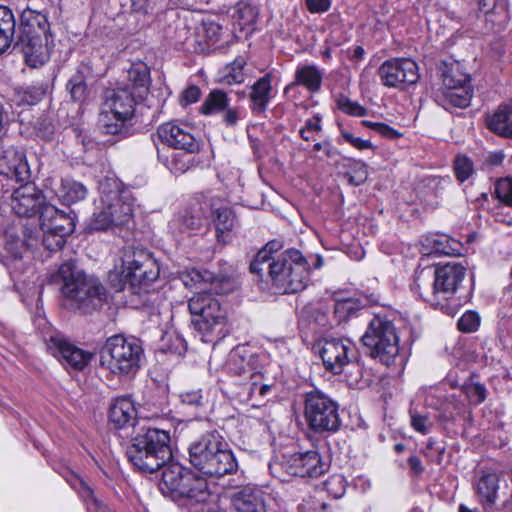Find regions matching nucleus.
Listing matches in <instances>:
<instances>
[{"label": "nucleus", "mask_w": 512, "mask_h": 512, "mask_svg": "<svg viewBox=\"0 0 512 512\" xmlns=\"http://www.w3.org/2000/svg\"><path fill=\"white\" fill-rule=\"evenodd\" d=\"M189 276L195 284L204 282L209 285L207 289L196 293L188 301L194 329L202 335L205 342H212L214 338L224 337L228 326V309L213 294L224 295L233 291V279L230 276L214 274L208 270H193Z\"/></svg>", "instance_id": "nucleus-1"}, {"label": "nucleus", "mask_w": 512, "mask_h": 512, "mask_svg": "<svg viewBox=\"0 0 512 512\" xmlns=\"http://www.w3.org/2000/svg\"><path fill=\"white\" fill-rule=\"evenodd\" d=\"M57 279L61 281L64 305L79 314L87 315L101 309L107 302V289L95 276L86 274L74 260L63 262Z\"/></svg>", "instance_id": "nucleus-2"}, {"label": "nucleus", "mask_w": 512, "mask_h": 512, "mask_svg": "<svg viewBox=\"0 0 512 512\" xmlns=\"http://www.w3.org/2000/svg\"><path fill=\"white\" fill-rule=\"evenodd\" d=\"M99 203L89 221L90 231H108L129 223L133 217L134 198L131 191L114 177L99 184Z\"/></svg>", "instance_id": "nucleus-3"}, {"label": "nucleus", "mask_w": 512, "mask_h": 512, "mask_svg": "<svg viewBox=\"0 0 512 512\" xmlns=\"http://www.w3.org/2000/svg\"><path fill=\"white\" fill-rule=\"evenodd\" d=\"M120 260L119 271L109 274L116 290L128 289L131 293L140 294L159 277L158 262L145 248L125 246L120 251Z\"/></svg>", "instance_id": "nucleus-4"}, {"label": "nucleus", "mask_w": 512, "mask_h": 512, "mask_svg": "<svg viewBox=\"0 0 512 512\" xmlns=\"http://www.w3.org/2000/svg\"><path fill=\"white\" fill-rule=\"evenodd\" d=\"M137 430L127 447V457L138 470L153 473L172 458L168 431L137 422Z\"/></svg>", "instance_id": "nucleus-5"}, {"label": "nucleus", "mask_w": 512, "mask_h": 512, "mask_svg": "<svg viewBox=\"0 0 512 512\" xmlns=\"http://www.w3.org/2000/svg\"><path fill=\"white\" fill-rule=\"evenodd\" d=\"M189 461L194 468L212 477L233 474L238 469L230 445L216 430L204 433L190 444Z\"/></svg>", "instance_id": "nucleus-6"}, {"label": "nucleus", "mask_w": 512, "mask_h": 512, "mask_svg": "<svg viewBox=\"0 0 512 512\" xmlns=\"http://www.w3.org/2000/svg\"><path fill=\"white\" fill-rule=\"evenodd\" d=\"M361 342L371 358L387 367L403 370L408 356L400 347L396 328L387 316L375 315L368 322Z\"/></svg>", "instance_id": "nucleus-7"}, {"label": "nucleus", "mask_w": 512, "mask_h": 512, "mask_svg": "<svg viewBox=\"0 0 512 512\" xmlns=\"http://www.w3.org/2000/svg\"><path fill=\"white\" fill-rule=\"evenodd\" d=\"M309 259L297 249H287L265 267L267 280L276 293L291 294L304 290L310 280Z\"/></svg>", "instance_id": "nucleus-8"}, {"label": "nucleus", "mask_w": 512, "mask_h": 512, "mask_svg": "<svg viewBox=\"0 0 512 512\" xmlns=\"http://www.w3.org/2000/svg\"><path fill=\"white\" fill-rule=\"evenodd\" d=\"M140 94L130 92L129 87L118 86L107 89L104 95L103 110L99 116V125L106 135L126 138L130 135L135 108L143 101Z\"/></svg>", "instance_id": "nucleus-9"}, {"label": "nucleus", "mask_w": 512, "mask_h": 512, "mask_svg": "<svg viewBox=\"0 0 512 512\" xmlns=\"http://www.w3.org/2000/svg\"><path fill=\"white\" fill-rule=\"evenodd\" d=\"M162 469L159 489L164 496L190 505L206 503L212 497L207 480L192 470L178 463H168Z\"/></svg>", "instance_id": "nucleus-10"}, {"label": "nucleus", "mask_w": 512, "mask_h": 512, "mask_svg": "<svg viewBox=\"0 0 512 512\" xmlns=\"http://www.w3.org/2000/svg\"><path fill=\"white\" fill-rule=\"evenodd\" d=\"M467 267L460 262H448L446 264H438L433 272L432 290L424 295L421 291V279L425 276V271L417 274L414 280V286L419 290V294L432 306L448 313L451 311L449 301L453 299L462 282L465 279Z\"/></svg>", "instance_id": "nucleus-11"}, {"label": "nucleus", "mask_w": 512, "mask_h": 512, "mask_svg": "<svg viewBox=\"0 0 512 512\" xmlns=\"http://www.w3.org/2000/svg\"><path fill=\"white\" fill-rule=\"evenodd\" d=\"M144 350L134 337H109L100 352V364L118 376H134L140 369Z\"/></svg>", "instance_id": "nucleus-12"}, {"label": "nucleus", "mask_w": 512, "mask_h": 512, "mask_svg": "<svg viewBox=\"0 0 512 512\" xmlns=\"http://www.w3.org/2000/svg\"><path fill=\"white\" fill-rule=\"evenodd\" d=\"M304 419L310 431L332 434L340 430L339 404L319 389L304 394Z\"/></svg>", "instance_id": "nucleus-13"}, {"label": "nucleus", "mask_w": 512, "mask_h": 512, "mask_svg": "<svg viewBox=\"0 0 512 512\" xmlns=\"http://www.w3.org/2000/svg\"><path fill=\"white\" fill-rule=\"evenodd\" d=\"M281 467L291 476L316 478L328 470L329 464L318 451L308 450L284 455Z\"/></svg>", "instance_id": "nucleus-14"}, {"label": "nucleus", "mask_w": 512, "mask_h": 512, "mask_svg": "<svg viewBox=\"0 0 512 512\" xmlns=\"http://www.w3.org/2000/svg\"><path fill=\"white\" fill-rule=\"evenodd\" d=\"M317 346L325 369L335 375L342 374L349 360L356 357L354 345L348 340L324 338Z\"/></svg>", "instance_id": "nucleus-15"}, {"label": "nucleus", "mask_w": 512, "mask_h": 512, "mask_svg": "<svg viewBox=\"0 0 512 512\" xmlns=\"http://www.w3.org/2000/svg\"><path fill=\"white\" fill-rule=\"evenodd\" d=\"M203 116L221 114V123L228 129H235L244 118V110L238 106H230L228 94L221 89H212L199 107Z\"/></svg>", "instance_id": "nucleus-16"}, {"label": "nucleus", "mask_w": 512, "mask_h": 512, "mask_svg": "<svg viewBox=\"0 0 512 512\" xmlns=\"http://www.w3.org/2000/svg\"><path fill=\"white\" fill-rule=\"evenodd\" d=\"M30 174L23 151L11 147L0 154V185L3 192L13 188L14 183L28 181Z\"/></svg>", "instance_id": "nucleus-17"}, {"label": "nucleus", "mask_w": 512, "mask_h": 512, "mask_svg": "<svg viewBox=\"0 0 512 512\" xmlns=\"http://www.w3.org/2000/svg\"><path fill=\"white\" fill-rule=\"evenodd\" d=\"M378 75L384 86L400 89L415 84L419 79L416 62L408 58L385 61L379 67Z\"/></svg>", "instance_id": "nucleus-18"}, {"label": "nucleus", "mask_w": 512, "mask_h": 512, "mask_svg": "<svg viewBox=\"0 0 512 512\" xmlns=\"http://www.w3.org/2000/svg\"><path fill=\"white\" fill-rule=\"evenodd\" d=\"M210 221L215 229L217 243L226 245L236 235L239 221L231 206L218 198L209 200Z\"/></svg>", "instance_id": "nucleus-19"}, {"label": "nucleus", "mask_w": 512, "mask_h": 512, "mask_svg": "<svg viewBox=\"0 0 512 512\" xmlns=\"http://www.w3.org/2000/svg\"><path fill=\"white\" fill-rule=\"evenodd\" d=\"M162 143L176 150L198 153L201 148L200 141L193 134V128L182 122H166L157 129Z\"/></svg>", "instance_id": "nucleus-20"}, {"label": "nucleus", "mask_w": 512, "mask_h": 512, "mask_svg": "<svg viewBox=\"0 0 512 512\" xmlns=\"http://www.w3.org/2000/svg\"><path fill=\"white\" fill-rule=\"evenodd\" d=\"M48 204L42 191L32 183L21 185L11 195V207L19 216L32 217L37 213L41 215L43 206Z\"/></svg>", "instance_id": "nucleus-21"}, {"label": "nucleus", "mask_w": 512, "mask_h": 512, "mask_svg": "<svg viewBox=\"0 0 512 512\" xmlns=\"http://www.w3.org/2000/svg\"><path fill=\"white\" fill-rule=\"evenodd\" d=\"M48 348L59 357L63 364L75 370L84 369L92 358V354L69 343L60 335H53L48 342Z\"/></svg>", "instance_id": "nucleus-22"}, {"label": "nucleus", "mask_w": 512, "mask_h": 512, "mask_svg": "<svg viewBox=\"0 0 512 512\" xmlns=\"http://www.w3.org/2000/svg\"><path fill=\"white\" fill-rule=\"evenodd\" d=\"M43 36L44 35L40 33H31V31L27 29L26 32H21L13 46L14 50L23 53L25 62L30 67L37 68L46 61Z\"/></svg>", "instance_id": "nucleus-23"}, {"label": "nucleus", "mask_w": 512, "mask_h": 512, "mask_svg": "<svg viewBox=\"0 0 512 512\" xmlns=\"http://www.w3.org/2000/svg\"><path fill=\"white\" fill-rule=\"evenodd\" d=\"M40 227L42 231H54L68 236L75 229L74 218L70 214L59 210L52 204L43 206L40 215Z\"/></svg>", "instance_id": "nucleus-24"}, {"label": "nucleus", "mask_w": 512, "mask_h": 512, "mask_svg": "<svg viewBox=\"0 0 512 512\" xmlns=\"http://www.w3.org/2000/svg\"><path fill=\"white\" fill-rule=\"evenodd\" d=\"M266 496L260 488L246 486L231 496V506L237 512H266Z\"/></svg>", "instance_id": "nucleus-25"}, {"label": "nucleus", "mask_w": 512, "mask_h": 512, "mask_svg": "<svg viewBox=\"0 0 512 512\" xmlns=\"http://www.w3.org/2000/svg\"><path fill=\"white\" fill-rule=\"evenodd\" d=\"M95 79L96 75L91 61H82L66 85L71 98L76 102H83L89 93L88 82L94 81Z\"/></svg>", "instance_id": "nucleus-26"}, {"label": "nucleus", "mask_w": 512, "mask_h": 512, "mask_svg": "<svg viewBox=\"0 0 512 512\" xmlns=\"http://www.w3.org/2000/svg\"><path fill=\"white\" fill-rule=\"evenodd\" d=\"M500 476L495 472H485L475 483L479 503L486 512L492 511L498 499Z\"/></svg>", "instance_id": "nucleus-27"}, {"label": "nucleus", "mask_w": 512, "mask_h": 512, "mask_svg": "<svg viewBox=\"0 0 512 512\" xmlns=\"http://www.w3.org/2000/svg\"><path fill=\"white\" fill-rule=\"evenodd\" d=\"M137 411L129 397L114 399L109 408V421L118 429L134 426Z\"/></svg>", "instance_id": "nucleus-28"}, {"label": "nucleus", "mask_w": 512, "mask_h": 512, "mask_svg": "<svg viewBox=\"0 0 512 512\" xmlns=\"http://www.w3.org/2000/svg\"><path fill=\"white\" fill-rule=\"evenodd\" d=\"M272 75L265 74L259 78L251 87L249 99L250 108L254 114H262L266 111L272 99Z\"/></svg>", "instance_id": "nucleus-29"}, {"label": "nucleus", "mask_w": 512, "mask_h": 512, "mask_svg": "<svg viewBox=\"0 0 512 512\" xmlns=\"http://www.w3.org/2000/svg\"><path fill=\"white\" fill-rule=\"evenodd\" d=\"M254 361V355L248 353L245 347H236L229 354L227 369L230 373L238 376L256 378L258 375L254 371Z\"/></svg>", "instance_id": "nucleus-30"}, {"label": "nucleus", "mask_w": 512, "mask_h": 512, "mask_svg": "<svg viewBox=\"0 0 512 512\" xmlns=\"http://www.w3.org/2000/svg\"><path fill=\"white\" fill-rule=\"evenodd\" d=\"M323 80V73L321 70L315 65H302L298 66L295 75L294 81L286 86L284 92L293 87V86H303L311 93H317L321 89Z\"/></svg>", "instance_id": "nucleus-31"}, {"label": "nucleus", "mask_w": 512, "mask_h": 512, "mask_svg": "<svg viewBox=\"0 0 512 512\" xmlns=\"http://www.w3.org/2000/svg\"><path fill=\"white\" fill-rule=\"evenodd\" d=\"M487 128L498 136L512 139V105L501 104L487 117Z\"/></svg>", "instance_id": "nucleus-32"}, {"label": "nucleus", "mask_w": 512, "mask_h": 512, "mask_svg": "<svg viewBox=\"0 0 512 512\" xmlns=\"http://www.w3.org/2000/svg\"><path fill=\"white\" fill-rule=\"evenodd\" d=\"M87 188L72 178H62L55 190V195L64 205H72L86 198Z\"/></svg>", "instance_id": "nucleus-33"}, {"label": "nucleus", "mask_w": 512, "mask_h": 512, "mask_svg": "<svg viewBox=\"0 0 512 512\" xmlns=\"http://www.w3.org/2000/svg\"><path fill=\"white\" fill-rule=\"evenodd\" d=\"M473 95L471 86H460L455 89H439L437 101L445 109L450 107L465 108L470 104Z\"/></svg>", "instance_id": "nucleus-34"}, {"label": "nucleus", "mask_w": 512, "mask_h": 512, "mask_svg": "<svg viewBox=\"0 0 512 512\" xmlns=\"http://www.w3.org/2000/svg\"><path fill=\"white\" fill-rule=\"evenodd\" d=\"M284 247V242L281 239H273L269 241L261 250L258 251L254 259L251 261L249 270L252 274H256L261 280L265 276V267L268 263L277 259L273 254L277 253Z\"/></svg>", "instance_id": "nucleus-35"}, {"label": "nucleus", "mask_w": 512, "mask_h": 512, "mask_svg": "<svg viewBox=\"0 0 512 512\" xmlns=\"http://www.w3.org/2000/svg\"><path fill=\"white\" fill-rule=\"evenodd\" d=\"M20 19L23 27L22 32H26L28 29L31 33H40L47 37L50 31V24L46 12L27 6L22 11Z\"/></svg>", "instance_id": "nucleus-36"}, {"label": "nucleus", "mask_w": 512, "mask_h": 512, "mask_svg": "<svg viewBox=\"0 0 512 512\" xmlns=\"http://www.w3.org/2000/svg\"><path fill=\"white\" fill-rule=\"evenodd\" d=\"M442 85L440 89H455L460 86H471L470 76L462 71L458 62L446 63L442 65Z\"/></svg>", "instance_id": "nucleus-37"}, {"label": "nucleus", "mask_w": 512, "mask_h": 512, "mask_svg": "<svg viewBox=\"0 0 512 512\" xmlns=\"http://www.w3.org/2000/svg\"><path fill=\"white\" fill-rule=\"evenodd\" d=\"M70 485L76 489L86 503L88 512H112L105 504L94 496L93 490L78 476L71 473L67 479Z\"/></svg>", "instance_id": "nucleus-38"}, {"label": "nucleus", "mask_w": 512, "mask_h": 512, "mask_svg": "<svg viewBox=\"0 0 512 512\" xmlns=\"http://www.w3.org/2000/svg\"><path fill=\"white\" fill-rule=\"evenodd\" d=\"M174 222L179 225L181 232L193 233L200 230L205 223L202 207L199 205L190 206Z\"/></svg>", "instance_id": "nucleus-39"}, {"label": "nucleus", "mask_w": 512, "mask_h": 512, "mask_svg": "<svg viewBox=\"0 0 512 512\" xmlns=\"http://www.w3.org/2000/svg\"><path fill=\"white\" fill-rule=\"evenodd\" d=\"M15 27L16 21L12 10L0 5V55L11 46Z\"/></svg>", "instance_id": "nucleus-40"}, {"label": "nucleus", "mask_w": 512, "mask_h": 512, "mask_svg": "<svg viewBox=\"0 0 512 512\" xmlns=\"http://www.w3.org/2000/svg\"><path fill=\"white\" fill-rule=\"evenodd\" d=\"M149 72L146 67L133 66L128 70V81L123 87H129L130 92L140 94L145 98L148 92Z\"/></svg>", "instance_id": "nucleus-41"}, {"label": "nucleus", "mask_w": 512, "mask_h": 512, "mask_svg": "<svg viewBox=\"0 0 512 512\" xmlns=\"http://www.w3.org/2000/svg\"><path fill=\"white\" fill-rule=\"evenodd\" d=\"M195 154L196 153L180 150V152H174L172 154L170 161L166 158L164 164L174 174H182L194 165Z\"/></svg>", "instance_id": "nucleus-42"}, {"label": "nucleus", "mask_w": 512, "mask_h": 512, "mask_svg": "<svg viewBox=\"0 0 512 512\" xmlns=\"http://www.w3.org/2000/svg\"><path fill=\"white\" fill-rule=\"evenodd\" d=\"M245 65L246 60L241 56L235 58L233 62L227 64L223 69V82L228 85L243 83L245 80Z\"/></svg>", "instance_id": "nucleus-43"}, {"label": "nucleus", "mask_w": 512, "mask_h": 512, "mask_svg": "<svg viewBox=\"0 0 512 512\" xmlns=\"http://www.w3.org/2000/svg\"><path fill=\"white\" fill-rule=\"evenodd\" d=\"M301 316L307 318L309 324L316 328H327L329 326V319L327 312L319 305L309 304L301 311Z\"/></svg>", "instance_id": "nucleus-44"}, {"label": "nucleus", "mask_w": 512, "mask_h": 512, "mask_svg": "<svg viewBox=\"0 0 512 512\" xmlns=\"http://www.w3.org/2000/svg\"><path fill=\"white\" fill-rule=\"evenodd\" d=\"M431 252L439 255H455L457 249L452 245L456 244L454 240L449 239L446 235H435L428 239Z\"/></svg>", "instance_id": "nucleus-45"}, {"label": "nucleus", "mask_w": 512, "mask_h": 512, "mask_svg": "<svg viewBox=\"0 0 512 512\" xmlns=\"http://www.w3.org/2000/svg\"><path fill=\"white\" fill-rule=\"evenodd\" d=\"M454 174L461 183L469 179L474 173V165L470 158L465 155H459L454 160Z\"/></svg>", "instance_id": "nucleus-46"}, {"label": "nucleus", "mask_w": 512, "mask_h": 512, "mask_svg": "<svg viewBox=\"0 0 512 512\" xmlns=\"http://www.w3.org/2000/svg\"><path fill=\"white\" fill-rule=\"evenodd\" d=\"M336 104L339 110L348 115L362 117L366 116L368 113V110L364 106L360 105L358 102L352 101L343 94H340L336 98Z\"/></svg>", "instance_id": "nucleus-47"}, {"label": "nucleus", "mask_w": 512, "mask_h": 512, "mask_svg": "<svg viewBox=\"0 0 512 512\" xmlns=\"http://www.w3.org/2000/svg\"><path fill=\"white\" fill-rule=\"evenodd\" d=\"M463 393L467 396L470 403L479 405L487 398V389L484 384L479 382L465 383L462 387Z\"/></svg>", "instance_id": "nucleus-48"}, {"label": "nucleus", "mask_w": 512, "mask_h": 512, "mask_svg": "<svg viewBox=\"0 0 512 512\" xmlns=\"http://www.w3.org/2000/svg\"><path fill=\"white\" fill-rule=\"evenodd\" d=\"M352 171L345 173V178L349 184L353 186H359L363 184L368 177V171L366 165L361 161L348 160Z\"/></svg>", "instance_id": "nucleus-49"}, {"label": "nucleus", "mask_w": 512, "mask_h": 512, "mask_svg": "<svg viewBox=\"0 0 512 512\" xmlns=\"http://www.w3.org/2000/svg\"><path fill=\"white\" fill-rule=\"evenodd\" d=\"M493 195L501 204L512 207V178L496 181Z\"/></svg>", "instance_id": "nucleus-50"}, {"label": "nucleus", "mask_w": 512, "mask_h": 512, "mask_svg": "<svg viewBox=\"0 0 512 512\" xmlns=\"http://www.w3.org/2000/svg\"><path fill=\"white\" fill-rule=\"evenodd\" d=\"M359 311V308L351 299L340 300L335 303L334 313L339 321H346L350 317L355 316Z\"/></svg>", "instance_id": "nucleus-51"}, {"label": "nucleus", "mask_w": 512, "mask_h": 512, "mask_svg": "<svg viewBox=\"0 0 512 512\" xmlns=\"http://www.w3.org/2000/svg\"><path fill=\"white\" fill-rule=\"evenodd\" d=\"M480 316L475 311L465 312L458 320L457 327L463 333H472L480 326Z\"/></svg>", "instance_id": "nucleus-52"}, {"label": "nucleus", "mask_w": 512, "mask_h": 512, "mask_svg": "<svg viewBox=\"0 0 512 512\" xmlns=\"http://www.w3.org/2000/svg\"><path fill=\"white\" fill-rule=\"evenodd\" d=\"M322 117L317 114L305 121V125L299 130L301 138L305 141L315 140V135L321 132Z\"/></svg>", "instance_id": "nucleus-53"}, {"label": "nucleus", "mask_w": 512, "mask_h": 512, "mask_svg": "<svg viewBox=\"0 0 512 512\" xmlns=\"http://www.w3.org/2000/svg\"><path fill=\"white\" fill-rule=\"evenodd\" d=\"M327 493L335 499L341 498L346 491V481L342 475H332L325 481Z\"/></svg>", "instance_id": "nucleus-54"}, {"label": "nucleus", "mask_w": 512, "mask_h": 512, "mask_svg": "<svg viewBox=\"0 0 512 512\" xmlns=\"http://www.w3.org/2000/svg\"><path fill=\"white\" fill-rule=\"evenodd\" d=\"M410 424L415 431L423 435L428 434L433 427L428 415H422L413 410L410 411Z\"/></svg>", "instance_id": "nucleus-55"}, {"label": "nucleus", "mask_w": 512, "mask_h": 512, "mask_svg": "<svg viewBox=\"0 0 512 512\" xmlns=\"http://www.w3.org/2000/svg\"><path fill=\"white\" fill-rule=\"evenodd\" d=\"M43 246L49 251H58L63 248L66 243V236L58 234L54 231H42Z\"/></svg>", "instance_id": "nucleus-56"}, {"label": "nucleus", "mask_w": 512, "mask_h": 512, "mask_svg": "<svg viewBox=\"0 0 512 512\" xmlns=\"http://www.w3.org/2000/svg\"><path fill=\"white\" fill-rule=\"evenodd\" d=\"M512 330V317H503L499 320L496 328V337L498 340L497 345L504 349L507 345V340L511 335Z\"/></svg>", "instance_id": "nucleus-57"}, {"label": "nucleus", "mask_w": 512, "mask_h": 512, "mask_svg": "<svg viewBox=\"0 0 512 512\" xmlns=\"http://www.w3.org/2000/svg\"><path fill=\"white\" fill-rule=\"evenodd\" d=\"M238 18L242 21V24L249 25L256 22L258 17L257 9L247 3L240 2L237 8Z\"/></svg>", "instance_id": "nucleus-58"}, {"label": "nucleus", "mask_w": 512, "mask_h": 512, "mask_svg": "<svg viewBox=\"0 0 512 512\" xmlns=\"http://www.w3.org/2000/svg\"><path fill=\"white\" fill-rule=\"evenodd\" d=\"M201 89L196 85H190L184 89L179 97V103L182 107L189 106L198 102L201 98Z\"/></svg>", "instance_id": "nucleus-59"}, {"label": "nucleus", "mask_w": 512, "mask_h": 512, "mask_svg": "<svg viewBox=\"0 0 512 512\" xmlns=\"http://www.w3.org/2000/svg\"><path fill=\"white\" fill-rule=\"evenodd\" d=\"M347 381L350 385H356L363 378V368L358 362L349 360V364L346 365L344 372Z\"/></svg>", "instance_id": "nucleus-60"}, {"label": "nucleus", "mask_w": 512, "mask_h": 512, "mask_svg": "<svg viewBox=\"0 0 512 512\" xmlns=\"http://www.w3.org/2000/svg\"><path fill=\"white\" fill-rule=\"evenodd\" d=\"M306 8L310 13L322 14L331 7V0H305Z\"/></svg>", "instance_id": "nucleus-61"}, {"label": "nucleus", "mask_w": 512, "mask_h": 512, "mask_svg": "<svg viewBox=\"0 0 512 512\" xmlns=\"http://www.w3.org/2000/svg\"><path fill=\"white\" fill-rule=\"evenodd\" d=\"M341 135L345 139V141H347L353 147L359 150L370 149L373 147L372 143L369 140H364L362 138L355 137L352 133L348 131H341Z\"/></svg>", "instance_id": "nucleus-62"}, {"label": "nucleus", "mask_w": 512, "mask_h": 512, "mask_svg": "<svg viewBox=\"0 0 512 512\" xmlns=\"http://www.w3.org/2000/svg\"><path fill=\"white\" fill-rule=\"evenodd\" d=\"M479 9L484 13H490L496 9L506 10V2L504 0H477Z\"/></svg>", "instance_id": "nucleus-63"}, {"label": "nucleus", "mask_w": 512, "mask_h": 512, "mask_svg": "<svg viewBox=\"0 0 512 512\" xmlns=\"http://www.w3.org/2000/svg\"><path fill=\"white\" fill-rule=\"evenodd\" d=\"M184 404L192 406H201L203 404V396L201 390L186 391L180 395Z\"/></svg>", "instance_id": "nucleus-64"}]
</instances>
